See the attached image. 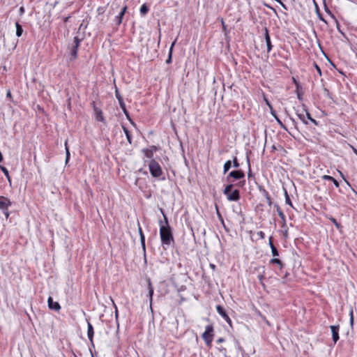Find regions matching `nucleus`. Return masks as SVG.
<instances>
[{
	"mask_svg": "<svg viewBox=\"0 0 357 357\" xmlns=\"http://www.w3.org/2000/svg\"><path fill=\"white\" fill-rule=\"evenodd\" d=\"M275 207H276L278 215L280 216V218L283 221L282 227H286L285 215H284V213L282 211V210L280 209V206L278 205H276Z\"/></svg>",
	"mask_w": 357,
	"mask_h": 357,
	"instance_id": "obj_18",
	"label": "nucleus"
},
{
	"mask_svg": "<svg viewBox=\"0 0 357 357\" xmlns=\"http://www.w3.org/2000/svg\"><path fill=\"white\" fill-rule=\"evenodd\" d=\"M137 225H138V231H139V236L141 237V235H144V233H143V231L140 227V225H139V222H137Z\"/></svg>",
	"mask_w": 357,
	"mask_h": 357,
	"instance_id": "obj_44",
	"label": "nucleus"
},
{
	"mask_svg": "<svg viewBox=\"0 0 357 357\" xmlns=\"http://www.w3.org/2000/svg\"><path fill=\"white\" fill-rule=\"evenodd\" d=\"M127 8H128L127 6H123V8L121 9V12L119 13V14L115 17V22L118 26L121 24L123 17L125 15V13L126 12Z\"/></svg>",
	"mask_w": 357,
	"mask_h": 357,
	"instance_id": "obj_15",
	"label": "nucleus"
},
{
	"mask_svg": "<svg viewBox=\"0 0 357 357\" xmlns=\"http://www.w3.org/2000/svg\"><path fill=\"white\" fill-rule=\"evenodd\" d=\"M233 187L234 185L231 183L227 185L223 190L224 195L227 196L228 194H229L231 192Z\"/></svg>",
	"mask_w": 357,
	"mask_h": 357,
	"instance_id": "obj_26",
	"label": "nucleus"
},
{
	"mask_svg": "<svg viewBox=\"0 0 357 357\" xmlns=\"http://www.w3.org/2000/svg\"><path fill=\"white\" fill-rule=\"evenodd\" d=\"M259 190L265 198L269 196L268 192L264 187L259 186Z\"/></svg>",
	"mask_w": 357,
	"mask_h": 357,
	"instance_id": "obj_30",
	"label": "nucleus"
},
{
	"mask_svg": "<svg viewBox=\"0 0 357 357\" xmlns=\"http://www.w3.org/2000/svg\"><path fill=\"white\" fill-rule=\"evenodd\" d=\"M68 20V17H66L65 20H64V22H67Z\"/></svg>",
	"mask_w": 357,
	"mask_h": 357,
	"instance_id": "obj_60",
	"label": "nucleus"
},
{
	"mask_svg": "<svg viewBox=\"0 0 357 357\" xmlns=\"http://www.w3.org/2000/svg\"><path fill=\"white\" fill-rule=\"evenodd\" d=\"M158 149L155 146H151L149 149H144L142 151L146 158H152L154 152H155Z\"/></svg>",
	"mask_w": 357,
	"mask_h": 357,
	"instance_id": "obj_14",
	"label": "nucleus"
},
{
	"mask_svg": "<svg viewBox=\"0 0 357 357\" xmlns=\"http://www.w3.org/2000/svg\"><path fill=\"white\" fill-rule=\"evenodd\" d=\"M231 167V161L227 160L225 162L224 167H223V173L226 174Z\"/></svg>",
	"mask_w": 357,
	"mask_h": 357,
	"instance_id": "obj_25",
	"label": "nucleus"
},
{
	"mask_svg": "<svg viewBox=\"0 0 357 357\" xmlns=\"http://www.w3.org/2000/svg\"><path fill=\"white\" fill-rule=\"evenodd\" d=\"M115 96H116V99L119 101L120 107L122 109V110L124 112V114H126V116L127 117H128L129 114H128V111L126 109V104H125V102L123 101V98L121 97V94L119 93V90H118L117 88H116V90H115Z\"/></svg>",
	"mask_w": 357,
	"mask_h": 357,
	"instance_id": "obj_6",
	"label": "nucleus"
},
{
	"mask_svg": "<svg viewBox=\"0 0 357 357\" xmlns=\"http://www.w3.org/2000/svg\"><path fill=\"white\" fill-rule=\"evenodd\" d=\"M331 181L333 183V184H334L337 188H338V187H339V185H340L339 182H338L336 179H335V178H333V180H332Z\"/></svg>",
	"mask_w": 357,
	"mask_h": 357,
	"instance_id": "obj_47",
	"label": "nucleus"
},
{
	"mask_svg": "<svg viewBox=\"0 0 357 357\" xmlns=\"http://www.w3.org/2000/svg\"><path fill=\"white\" fill-rule=\"evenodd\" d=\"M303 112H305L306 113V117L307 118V119L311 123H312L314 125L318 126L319 123L314 119L312 118L310 112L306 109V106L304 104H303Z\"/></svg>",
	"mask_w": 357,
	"mask_h": 357,
	"instance_id": "obj_17",
	"label": "nucleus"
},
{
	"mask_svg": "<svg viewBox=\"0 0 357 357\" xmlns=\"http://www.w3.org/2000/svg\"><path fill=\"white\" fill-rule=\"evenodd\" d=\"M257 236L260 238V239H264L265 238V234L264 231H259L257 233Z\"/></svg>",
	"mask_w": 357,
	"mask_h": 357,
	"instance_id": "obj_36",
	"label": "nucleus"
},
{
	"mask_svg": "<svg viewBox=\"0 0 357 357\" xmlns=\"http://www.w3.org/2000/svg\"><path fill=\"white\" fill-rule=\"evenodd\" d=\"M65 148H66V163H67L70 159V151H69V149L67 146V142H65Z\"/></svg>",
	"mask_w": 357,
	"mask_h": 357,
	"instance_id": "obj_32",
	"label": "nucleus"
},
{
	"mask_svg": "<svg viewBox=\"0 0 357 357\" xmlns=\"http://www.w3.org/2000/svg\"><path fill=\"white\" fill-rule=\"evenodd\" d=\"M271 253L273 257H278L279 255V252L275 247L271 248Z\"/></svg>",
	"mask_w": 357,
	"mask_h": 357,
	"instance_id": "obj_34",
	"label": "nucleus"
},
{
	"mask_svg": "<svg viewBox=\"0 0 357 357\" xmlns=\"http://www.w3.org/2000/svg\"><path fill=\"white\" fill-rule=\"evenodd\" d=\"M296 93H297V98H298V99L299 100H303V93L300 92L299 91H297Z\"/></svg>",
	"mask_w": 357,
	"mask_h": 357,
	"instance_id": "obj_42",
	"label": "nucleus"
},
{
	"mask_svg": "<svg viewBox=\"0 0 357 357\" xmlns=\"http://www.w3.org/2000/svg\"><path fill=\"white\" fill-rule=\"evenodd\" d=\"M224 341H225V339L222 337H220L219 339L217 340L218 343H221V342H223Z\"/></svg>",
	"mask_w": 357,
	"mask_h": 357,
	"instance_id": "obj_52",
	"label": "nucleus"
},
{
	"mask_svg": "<svg viewBox=\"0 0 357 357\" xmlns=\"http://www.w3.org/2000/svg\"><path fill=\"white\" fill-rule=\"evenodd\" d=\"M81 40L77 37H75L73 40L74 45L71 48L70 54L72 59H76L77 56L78 48L80 44Z\"/></svg>",
	"mask_w": 357,
	"mask_h": 357,
	"instance_id": "obj_5",
	"label": "nucleus"
},
{
	"mask_svg": "<svg viewBox=\"0 0 357 357\" xmlns=\"http://www.w3.org/2000/svg\"><path fill=\"white\" fill-rule=\"evenodd\" d=\"M140 243L144 254L146 253L145 236L141 235Z\"/></svg>",
	"mask_w": 357,
	"mask_h": 357,
	"instance_id": "obj_31",
	"label": "nucleus"
},
{
	"mask_svg": "<svg viewBox=\"0 0 357 357\" xmlns=\"http://www.w3.org/2000/svg\"><path fill=\"white\" fill-rule=\"evenodd\" d=\"M222 26H223V29L225 28V23H224V21L222 19Z\"/></svg>",
	"mask_w": 357,
	"mask_h": 357,
	"instance_id": "obj_57",
	"label": "nucleus"
},
{
	"mask_svg": "<svg viewBox=\"0 0 357 357\" xmlns=\"http://www.w3.org/2000/svg\"><path fill=\"white\" fill-rule=\"evenodd\" d=\"M283 228L284 229V231H282L283 236L284 238H288V229H287V226Z\"/></svg>",
	"mask_w": 357,
	"mask_h": 357,
	"instance_id": "obj_40",
	"label": "nucleus"
},
{
	"mask_svg": "<svg viewBox=\"0 0 357 357\" xmlns=\"http://www.w3.org/2000/svg\"><path fill=\"white\" fill-rule=\"evenodd\" d=\"M97 119L98 121H104V117L102 116V115L101 114V113L100 114L98 115L97 116Z\"/></svg>",
	"mask_w": 357,
	"mask_h": 357,
	"instance_id": "obj_48",
	"label": "nucleus"
},
{
	"mask_svg": "<svg viewBox=\"0 0 357 357\" xmlns=\"http://www.w3.org/2000/svg\"><path fill=\"white\" fill-rule=\"evenodd\" d=\"M268 244H269V246H270L271 249L272 248H273V247H275V246L273 245V242H272V237H271V236L269 238V242H268Z\"/></svg>",
	"mask_w": 357,
	"mask_h": 357,
	"instance_id": "obj_46",
	"label": "nucleus"
},
{
	"mask_svg": "<svg viewBox=\"0 0 357 357\" xmlns=\"http://www.w3.org/2000/svg\"><path fill=\"white\" fill-rule=\"evenodd\" d=\"M236 344H237V345H238V349H241V347H240V345H239V342H236Z\"/></svg>",
	"mask_w": 357,
	"mask_h": 357,
	"instance_id": "obj_58",
	"label": "nucleus"
},
{
	"mask_svg": "<svg viewBox=\"0 0 357 357\" xmlns=\"http://www.w3.org/2000/svg\"><path fill=\"white\" fill-rule=\"evenodd\" d=\"M6 97L11 99L12 98V95H11V93H10V90H8L7 93H6Z\"/></svg>",
	"mask_w": 357,
	"mask_h": 357,
	"instance_id": "obj_49",
	"label": "nucleus"
},
{
	"mask_svg": "<svg viewBox=\"0 0 357 357\" xmlns=\"http://www.w3.org/2000/svg\"><path fill=\"white\" fill-rule=\"evenodd\" d=\"M266 202H267V204H268V206H271L272 204V201H271V198L270 195L268 196L267 197H266Z\"/></svg>",
	"mask_w": 357,
	"mask_h": 357,
	"instance_id": "obj_45",
	"label": "nucleus"
},
{
	"mask_svg": "<svg viewBox=\"0 0 357 357\" xmlns=\"http://www.w3.org/2000/svg\"><path fill=\"white\" fill-rule=\"evenodd\" d=\"M1 211L5 215L6 218L8 219L9 218V215H10V213H9V211H8V208H6V209H3V210H1Z\"/></svg>",
	"mask_w": 357,
	"mask_h": 357,
	"instance_id": "obj_39",
	"label": "nucleus"
},
{
	"mask_svg": "<svg viewBox=\"0 0 357 357\" xmlns=\"http://www.w3.org/2000/svg\"><path fill=\"white\" fill-rule=\"evenodd\" d=\"M328 220H331L334 224V225L337 229H340L342 227L341 225L339 222H337L336 219L334 218L333 217H328Z\"/></svg>",
	"mask_w": 357,
	"mask_h": 357,
	"instance_id": "obj_28",
	"label": "nucleus"
},
{
	"mask_svg": "<svg viewBox=\"0 0 357 357\" xmlns=\"http://www.w3.org/2000/svg\"><path fill=\"white\" fill-rule=\"evenodd\" d=\"M175 43H176V40H174L172 45H171V47L169 48V56H168V59H167L166 61V63H170L172 62V50H173V47L174 45H175Z\"/></svg>",
	"mask_w": 357,
	"mask_h": 357,
	"instance_id": "obj_27",
	"label": "nucleus"
},
{
	"mask_svg": "<svg viewBox=\"0 0 357 357\" xmlns=\"http://www.w3.org/2000/svg\"><path fill=\"white\" fill-rule=\"evenodd\" d=\"M271 114L275 118V119L276 120L278 123L280 125V128L286 130V127L284 126V125L282 123V122L280 121V119L277 116L276 112L273 109L271 112Z\"/></svg>",
	"mask_w": 357,
	"mask_h": 357,
	"instance_id": "obj_20",
	"label": "nucleus"
},
{
	"mask_svg": "<svg viewBox=\"0 0 357 357\" xmlns=\"http://www.w3.org/2000/svg\"><path fill=\"white\" fill-rule=\"evenodd\" d=\"M352 149H353L354 153L357 155V149L354 147H352Z\"/></svg>",
	"mask_w": 357,
	"mask_h": 357,
	"instance_id": "obj_54",
	"label": "nucleus"
},
{
	"mask_svg": "<svg viewBox=\"0 0 357 357\" xmlns=\"http://www.w3.org/2000/svg\"><path fill=\"white\" fill-rule=\"evenodd\" d=\"M331 330L332 333V337L334 343H336L339 339V331H340V326L339 325H334L331 326Z\"/></svg>",
	"mask_w": 357,
	"mask_h": 357,
	"instance_id": "obj_8",
	"label": "nucleus"
},
{
	"mask_svg": "<svg viewBox=\"0 0 357 357\" xmlns=\"http://www.w3.org/2000/svg\"><path fill=\"white\" fill-rule=\"evenodd\" d=\"M149 169L151 176L154 178H159L163 174L160 165L153 159L149 162Z\"/></svg>",
	"mask_w": 357,
	"mask_h": 357,
	"instance_id": "obj_3",
	"label": "nucleus"
},
{
	"mask_svg": "<svg viewBox=\"0 0 357 357\" xmlns=\"http://www.w3.org/2000/svg\"><path fill=\"white\" fill-rule=\"evenodd\" d=\"M15 26H16V36L17 37H20L22 35V33H23V28L19 24V22H16L15 23Z\"/></svg>",
	"mask_w": 357,
	"mask_h": 357,
	"instance_id": "obj_24",
	"label": "nucleus"
},
{
	"mask_svg": "<svg viewBox=\"0 0 357 357\" xmlns=\"http://www.w3.org/2000/svg\"><path fill=\"white\" fill-rule=\"evenodd\" d=\"M148 289H149V299H150V305H151L152 300H153V288L152 287L150 280H149Z\"/></svg>",
	"mask_w": 357,
	"mask_h": 357,
	"instance_id": "obj_21",
	"label": "nucleus"
},
{
	"mask_svg": "<svg viewBox=\"0 0 357 357\" xmlns=\"http://www.w3.org/2000/svg\"><path fill=\"white\" fill-rule=\"evenodd\" d=\"M231 178H234V180L243 179V181H240L236 184V185H238L239 187H243L245 184V180L244 179L245 173L241 169L231 171L227 176V181L229 182H231V181L230 180Z\"/></svg>",
	"mask_w": 357,
	"mask_h": 357,
	"instance_id": "obj_2",
	"label": "nucleus"
},
{
	"mask_svg": "<svg viewBox=\"0 0 357 357\" xmlns=\"http://www.w3.org/2000/svg\"><path fill=\"white\" fill-rule=\"evenodd\" d=\"M113 303H114L113 302ZM114 307H115V316H116V318L117 319V318H118V310H117V307L116 306V305H115V304H114Z\"/></svg>",
	"mask_w": 357,
	"mask_h": 357,
	"instance_id": "obj_50",
	"label": "nucleus"
},
{
	"mask_svg": "<svg viewBox=\"0 0 357 357\" xmlns=\"http://www.w3.org/2000/svg\"><path fill=\"white\" fill-rule=\"evenodd\" d=\"M227 198L230 202H236L240 199V192L238 190H234L227 195Z\"/></svg>",
	"mask_w": 357,
	"mask_h": 357,
	"instance_id": "obj_11",
	"label": "nucleus"
},
{
	"mask_svg": "<svg viewBox=\"0 0 357 357\" xmlns=\"http://www.w3.org/2000/svg\"><path fill=\"white\" fill-rule=\"evenodd\" d=\"M270 264H276L278 265V266L280 267V269H282L283 267H284V264L282 262V261L278 258H273L270 260Z\"/></svg>",
	"mask_w": 357,
	"mask_h": 357,
	"instance_id": "obj_23",
	"label": "nucleus"
},
{
	"mask_svg": "<svg viewBox=\"0 0 357 357\" xmlns=\"http://www.w3.org/2000/svg\"><path fill=\"white\" fill-rule=\"evenodd\" d=\"M322 179L325 180V181H331L332 180H333V177L331 176H328V175H324L322 176Z\"/></svg>",
	"mask_w": 357,
	"mask_h": 357,
	"instance_id": "obj_38",
	"label": "nucleus"
},
{
	"mask_svg": "<svg viewBox=\"0 0 357 357\" xmlns=\"http://www.w3.org/2000/svg\"><path fill=\"white\" fill-rule=\"evenodd\" d=\"M121 126H122V129H123V132H124V133H125V135L126 136V138H127V140H128V143L130 144H132V135H131L130 131L128 130V129L125 126L122 125Z\"/></svg>",
	"mask_w": 357,
	"mask_h": 357,
	"instance_id": "obj_19",
	"label": "nucleus"
},
{
	"mask_svg": "<svg viewBox=\"0 0 357 357\" xmlns=\"http://www.w3.org/2000/svg\"><path fill=\"white\" fill-rule=\"evenodd\" d=\"M349 317H350V319H349L350 324L352 326L354 324V311H353L352 308L350 310V312H349Z\"/></svg>",
	"mask_w": 357,
	"mask_h": 357,
	"instance_id": "obj_35",
	"label": "nucleus"
},
{
	"mask_svg": "<svg viewBox=\"0 0 357 357\" xmlns=\"http://www.w3.org/2000/svg\"><path fill=\"white\" fill-rule=\"evenodd\" d=\"M316 68H317V71H318L319 73H321V70H320L319 67L318 66H316Z\"/></svg>",
	"mask_w": 357,
	"mask_h": 357,
	"instance_id": "obj_56",
	"label": "nucleus"
},
{
	"mask_svg": "<svg viewBox=\"0 0 357 357\" xmlns=\"http://www.w3.org/2000/svg\"><path fill=\"white\" fill-rule=\"evenodd\" d=\"M263 278H264V276L262 275H260L258 276V278L260 281H261L263 280Z\"/></svg>",
	"mask_w": 357,
	"mask_h": 357,
	"instance_id": "obj_55",
	"label": "nucleus"
},
{
	"mask_svg": "<svg viewBox=\"0 0 357 357\" xmlns=\"http://www.w3.org/2000/svg\"><path fill=\"white\" fill-rule=\"evenodd\" d=\"M213 331V326L212 324H209L206 326L205 331L202 335V337L208 346H210L213 341L214 336Z\"/></svg>",
	"mask_w": 357,
	"mask_h": 357,
	"instance_id": "obj_4",
	"label": "nucleus"
},
{
	"mask_svg": "<svg viewBox=\"0 0 357 357\" xmlns=\"http://www.w3.org/2000/svg\"><path fill=\"white\" fill-rule=\"evenodd\" d=\"M48 307L50 309L59 311L61 309V306L58 302H54L51 296L47 300Z\"/></svg>",
	"mask_w": 357,
	"mask_h": 357,
	"instance_id": "obj_12",
	"label": "nucleus"
},
{
	"mask_svg": "<svg viewBox=\"0 0 357 357\" xmlns=\"http://www.w3.org/2000/svg\"><path fill=\"white\" fill-rule=\"evenodd\" d=\"M2 171L4 173V174L6 175V176L8 178V180H10L9 174H8V171L7 170V169L3 167V168H2Z\"/></svg>",
	"mask_w": 357,
	"mask_h": 357,
	"instance_id": "obj_43",
	"label": "nucleus"
},
{
	"mask_svg": "<svg viewBox=\"0 0 357 357\" xmlns=\"http://www.w3.org/2000/svg\"><path fill=\"white\" fill-rule=\"evenodd\" d=\"M265 41H266V47H267V52L268 53H269L271 50H272V47H273V45L271 44V38H270V36L268 34V31L266 28H265Z\"/></svg>",
	"mask_w": 357,
	"mask_h": 357,
	"instance_id": "obj_16",
	"label": "nucleus"
},
{
	"mask_svg": "<svg viewBox=\"0 0 357 357\" xmlns=\"http://www.w3.org/2000/svg\"><path fill=\"white\" fill-rule=\"evenodd\" d=\"M218 349L222 354L224 357H227V349L225 348L221 347Z\"/></svg>",
	"mask_w": 357,
	"mask_h": 357,
	"instance_id": "obj_37",
	"label": "nucleus"
},
{
	"mask_svg": "<svg viewBox=\"0 0 357 357\" xmlns=\"http://www.w3.org/2000/svg\"><path fill=\"white\" fill-rule=\"evenodd\" d=\"M218 313L231 326V320L227 315L225 310L221 305L216 306Z\"/></svg>",
	"mask_w": 357,
	"mask_h": 357,
	"instance_id": "obj_7",
	"label": "nucleus"
},
{
	"mask_svg": "<svg viewBox=\"0 0 357 357\" xmlns=\"http://www.w3.org/2000/svg\"><path fill=\"white\" fill-rule=\"evenodd\" d=\"M19 11L20 15H22L24 13V8L23 6L20 7Z\"/></svg>",
	"mask_w": 357,
	"mask_h": 357,
	"instance_id": "obj_51",
	"label": "nucleus"
},
{
	"mask_svg": "<svg viewBox=\"0 0 357 357\" xmlns=\"http://www.w3.org/2000/svg\"><path fill=\"white\" fill-rule=\"evenodd\" d=\"M264 100H265L266 105H268V107H269L270 111L271 112L272 110H273V106L270 103V102L266 98H264Z\"/></svg>",
	"mask_w": 357,
	"mask_h": 357,
	"instance_id": "obj_41",
	"label": "nucleus"
},
{
	"mask_svg": "<svg viewBox=\"0 0 357 357\" xmlns=\"http://www.w3.org/2000/svg\"><path fill=\"white\" fill-rule=\"evenodd\" d=\"M12 205V202L10 200L6 197L0 196V209H6Z\"/></svg>",
	"mask_w": 357,
	"mask_h": 357,
	"instance_id": "obj_10",
	"label": "nucleus"
},
{
	"mask_svg": "<svg viewBox=\"0 0 357 357\" xmlns=\"http://www.w3.org/2000/svg\"><path fill=\"white\" fill-rule=\"evenodd\" d=\"M149 11V8L146 4H143L140 8V13L142 15H146Z\"/></svg>",
	"mask_w": 357,
	"mask_h": 357,
	"instance_id": "obj_29",
	"label": "nucleus"
},
{
	"mask_svg": "<svg viewBox=\"0 0 357 357\" xmlns=\"http://www.w3.org/2000/svg\"><path fill=\"white\" fill-rule=\"evenodd\" d=\"M93 335H94L93 327L92 324L88 321V323H87V336L91 342L92 347H94Z\"/></svg>",
	"mask_w": 357,
	"mask_h": 357,
	"instance_id": "obj_9",
	"label": "nucleus"
},
{
	"mask_svg": "<svg viewBox=\"0 0 357 357\" xmlns=\"http://www.w3.org/2000/svg\"><path fill=\"white\" fill-rule=\"evenodd\" d=\"M283 191H284V197H285V203L287 204H288L289 206H290L291 207L294 208L292 202L290 199L289 195L286 188H283Z\"/></svg>",
	"mask_w": 357,
	"mask_h": 357,
	"instance_id": "obj_22",
	"label": "nucleus"
},
{
	"mask_svg": "<svg viewBox=\"0 0 357 357\" xmlns=\"http://www.w3.org/2000/svg\"><path fill=\"white\" fill-rule=\"evenodd\" d=\"M290 119H291V121L293 122L294 125V126H296V121L294 120V119H293V118H290Z\"/></svg>",
	"mask_w": 357,
	"mask_h": 357,
	"instance_id": "obj_53",
	"label": "nucleus"
},
{
	"mask_svg": "<svg viewBox=\"0 0 357 357\" xmlns=\"http://www.w3.org/2000/svg\"><path fill=\"white\" fill-rule=\"evenodd\" d=\"M160 211L163 215L164 221L159 220L160 236L162 245H169L174 241V237L171 227L169 225L168 219L162 209Z\"/></svg>",
	"mask_w": 357,
	"mask_h": 357,
	"instance_id": "obj_1",
	"label": "nucleus"
},
{
	"mask_svg": "<svg viewBox=\"0 0 357 357\" xmlns=\"http://www.w3.org/2000/svg\"><path fill=\"white\" fill-rule=\"evenodd\" d=\"M296 114L299 119L305 125H308V119L306 117V113L303 111H300L298 109H295Z\"/></svg>",
	"mask_w": 357,
	"mask_h": 357,
	"instance_id": "obj_13",
	"label": "nucleus"
},
{
	"mask_svg": "<svg viewBox=\"0 0 357 357\" xmlns=\"http://www.w3.org/2000/svg\"><path fill=\"white\" fill-rule=\"evenodd\" d=\"M320 20L326 22L325 20L321 16H320Z\"/></svg>",
	"mask_w": 357,
	"mask_h": 357,
	"instance_id": "obj_59",
	"label": "nucleus"
},
{
	"mask_svg": "<svg viewBox=\"0 0 357 357\" xmlns=\"http://www.w3.org/2000/svg\"><path fill=\"white\" fill-rule=\"evenodd\" d=\"M233 164V167L235 168H238L240 165L238 162L237 158L234 157L233 161L231 162V165Z\"/></svg>",
	"mask_w": 357,
	"mask_h": 357,
	"instance_id": "obj_33",
	"label": "nucleus"
}]
</instances>
